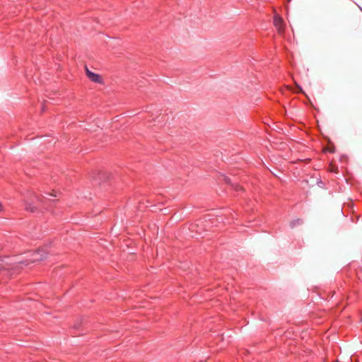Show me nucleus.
Masks as SVG:
<instances>
[{"mask_svg": "<svg viewBox=\"0 0 362 362\" xmlns=\"http://www.w3.org/2000/svg\"><path fill=\"white\" fill-rule=\"evenodd\" d=\"M4 210L3 205L0 202V211H2Z\"/></svg>", "mask_w": 362, "mask_h": 362, "instance_id": "423d86ee", "label": "nucleus"}, {"mask_svg": "<svg viewBox=\"0 0 362 362\" xmlns=\"http://www.w3.org/2000/svg\"><path fill=\"white\" fill-rule=\"evenodd\" d=\"M24 202H25V209L30 212H42L44 210L48 209L47 202H44L41 197L32 192L26 193Z\"/></svg>", "mask_w": 362, "mask_h": 362, "instance_id": "f257e3e1", "label": "nucleus"}, {"mask_svg": "<svg viewBox=\"0 0 362 362\" xmlns=\"http://www.w3.org/2000/svg\"><path fill=\"white\" fill-rule=\"evenodd\" d=\"M274 25L279 34L281 35L284 33L285 24L282 18L279 15H275L274 17Z\"/></svg>", "mask_w": 362, "mask_h": 362, "instance_id": "20e7f679", "label": "nucleus"}, {"mask_svg": "<svg viewBox=\"0 0 362 362\" xmlns=\"http://www.w3.org/2000/svg\"><path fill=\"white\" fill-rule=\"evenodd\" d=\"M85 69L86 76L90 81L98 84L104 83V81L101 75L90 71L87 66H86Z\"/></svg>", "mask_w": 362, "mask_h": 362, "instance_id": "7ed1b4c3", "label": "nucleus"}, {"mask_svg": "<svg viewBox=\"0 0 362 362\" xmlns=\"http://www.w3.org/2000/svg\"><path fill=\"white\" fill-rule=\"evenodd\" d=\"M330 170L334 173H337V168L331 166Z\"/></svg>", "mask_w": 362, "mask_h": 362, "instance_id": "39448f33", "label": "nucleus"}, {"mask_svg": "<svg viewBox=\"0 0 362 362\" xmlns=\"http://www.w3.org/2000/svg\"><path fill=\"white\" fill-rule=\"evenodd\" d=\"M49 252L47 247H43L36 250L26 251L24 252V254H25V256L24 257V262L28 264L30 263L42 261L47 257Z\"/></svg>", "mask_w": 362, "mask_h": 362, "instance_id": "f03ea898", "label": "nucleus"}]
</instances>
